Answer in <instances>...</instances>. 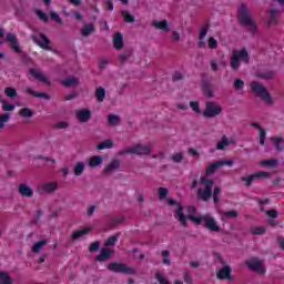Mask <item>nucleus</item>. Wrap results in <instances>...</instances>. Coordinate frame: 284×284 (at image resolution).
I'll return each instance as SVG.
<instances>
[{
  "instance_id": "33",
  "label": "nucleus",
  "mask_w": 284,
  "mask_h": 284,
  "mask_svg": "<svg viewBox=\"0 0 284 284\" xmlns=\"http://www.w3.org/2000/svg\"><path fill=\"white\" fill-rule=\"evenodd\" d=\"M262 168H276L278 165V160L276 159H270V160H264L261 162Z\"/></svg>"
},
{
  "instance_id": "31",
  "label": "nucleus",
  "mask_w": 284,
  "mask_h": 284,
  "mask_svg": "<svg viewBox=\"0 0 284 284\" xmlns=\"http://www.w3.org/2000/svg\"><path fill=\"white\" fill-rule=\"evenodd\" d=\"M119 236H121V233H116L112 236H110L106 242L104 243L105 247H112L116 244V242L119 241Z\"/></svg>"
},
{
  "instance_id": "46",
  "label": "nucleus",
  "mask_w": 284,
  "mask_h": 284,
  "mask_svg": "<svg viewBox=\"0 0 284 284\" xmlns=\"http://www.w3.org/2000/svg\"><path fill=\"white\" fill-rule=\"evenodd\" d=\"M273 141H274V145H275V149L277 150V152H283L284 148L283 145H281V143H283V138H273Z\"/></svg>"
},
{
  "instance_id": "28",
  "label": "nucleus",
  "mask_w": 284,
  "mask_h": 284,
  "mask_svg": "<svg viewBox=\"0 0 284 284\" xmlns=\"http://www.w3.org/2000/svg\"><path fill=\"white\" fill-rule=\"evenodd\" d=\"M95 98L98 103H103V101H105V89H103L102 87L98 88L95 90Z\"/></svg>"
},
{
  "instance_id": "17",
  "label": "nucleus",
  "mask_w": 284,
  "mask_h": 284,
  "mask_svg": "<svg viewBox=\"0 0 284 284\" xmlns=\"http://www.w3.org/2000/svg\"><path fill=\"white\" fill-rule=\"evenodd\" d=\"M29 72L31 77H34V79H38L42 83H48V85H50V80H48V75H45L43 72L37 71V69H30Z\"/></svg>"
},
{
  "instance_id": "3",
  "label": "nucleus",
  "mask_w": 284,
  "mask_h": 284,
  "mask_svg": "<svg viewBox=\"0 0 284 284\" xmlns=\"http://www.w3.org/2000/svg\"><path fill=\"white\" fill-rule=\"evenodd\" d=\"M237 20L240 26L246 28L250 34H258V26L256 21L252 19V13L247 9V4L242 3L237 10Z\"/></svg>"
},
{
  "instance_id": "13",
  "label": "nucleus",
  "mask_w": 284,
  "mask_h": 284,
  "mask_svg": "<svg viewBox=\"0 0 284 284\" xmlns=\"http://www.w3.org/2000/svg\"><path fill=\"white\" fill-rule=\"evenodd\" d=\"M112 253V250L108 247H102L100 254L95 257V261H99L100 263H105V261H110Z\"/></svg>"
},
{
  "instance_id": "36",
  "label": "nucleus",
  "mask_w": 284,
  "mask_h": 284,
  "mask_svg": "<svg viewBox=\"0 0 284 284\" xmlns=\"http://www.w3.org/2000/svg\"><path fill=\"white\" fill-rule=\"evenodd\" d=\"M4 94L6 97H8L9 99H14L16 97H18L17 93V89L12 88V87H7L4 89Z\"/></svg>"
},
{
  "instance_id": "50",
  "label": "nucleus",
  "mask_w": 284,
  "mask_h": 284,
  "mask_svg": "<svg viewBox=\"0 0 284 284\" xmlns=\"http://www.w3.org/2000/svg\"><path fill=\"white\" fill-rule=\"evenodd\" d=\"M265 136H267V131L263 128H260V144L265 145Z\"/></svg>"
},
{
  "instance_id": "27",
  "label": "nucleus",
  "mask_w": 284,
  "mask_h": 284,
  "mask_svg": "<svg viewBox=\"0 0 284 284\" xmlns=\"http://www.w3.org/2000/svg\"><path fill=\"white\" fill-rule=\"evenodd\" d=\"M19 115L23 119H32V116H34V111H32L30 108H23L20 109Z\"/></svg>"
},
{
  "instance_id": "38",
  "label": "nucleus",
  "mask_w": 284,
  "mask_h": 284,
  "mask_svg": "<svg viewBox=\"0 0 284 284\" xmlns=\"http://www.w3.org/2000/svg\"><path fill=\"white\" fill-rule=\"evenodd\" d=\"M42 192H54L57 190V184L54 182L42 184Z\"/></svg>"
},
{
  "instance_id": "15",
  "label": "nucleus",
  "mask_w": 284,
  "mask_h": 284,
  "mask_svg": "<svg viewBox=\"0 0 284 284\" xmlns=\"http://www.w3.org/2000/svg\"><path fill=\"white\" fill-rule=\"evenodd\" d=\"M18 192L21 196H26L27 199H32L34 196V190H32L28 184H20Z\"/></svg>"
},
{
  "instance_id": "42",
  "label": "nucleus",
  "mask_w": 284,
  "mask_h": 284,
  "mask_svg": "<svg viewBox=\"0 0 284 284\" xmlns=\"http://www.w3.org/2000/svg\"><path fill=\"white\" fill-rule=\"evenodd\" d=\"M227 145H230V142L227 141V136H223L221 142H219L216 144V150H225V148H227Z\"/></svg>"
},
{
  "instance_id": "8",
  "label": "nucleus",
  "mask_w": 284,
  "mask_h": 284,
  "mask_svg": "<svg viewBox=\"0 0 284 284\" xmlns=\"http://www.w3.org/2000/svg\"><path fill=\"white\" fill-rule=\"evenodd\" d=\"M108 270L110 272H114L115 274H132V275L136 274V270L132 267H128V265L121 262H111L108 265Z\"/></svg>"
},
{
  "instance_id": "29",
  "label": "nucleus",
  "mask_w": 284,
  "mask_h": 284,
  "mask_svg": "<svg viewBox=\"0 0 284 284\" xmlns=\"http://www.w3.org/2000/svg\"><path fill=\"white\" fill-rule=\"evenodd\" d=\"M45 245H48V240H42L40 242H37L33 247H32V252L34 254H39V252H41V250H43V247H45Z\"/></svg>"
},
{
  "instance_id": "59",
  "label": "nucleus",
  "mask_w": 284,
  "mask_h": 284,
  "mask_svg": "<svg viewBox=\"0 0 284 284\" xmlns=\"http://www.w3.org/2000/svg\"><path fill=\"white\" fill-rule=\"evenodd\" d=\"M183 278H184V283H186V284H192L193 283L192 275H190L189 271L184 272Z\"/></svg>"
},
{
  "instance_id": "40",
  "label": "nucleus",
  "mask_w": 284,
  "mask_h": 284,
  "mask_svg": "<svg viewBox=\"0 0 284 284\" xmlns=\"http://www.w3.org/2000/svg\"><path fill=\"white\" fill-rule=\"evenodd\" d=\"M89 232H90V229H83L80 231H75L72 234V239H73V241H77V239H81V236H85V234H88Z\"/></svg>"
},
{
  "instance_id": "52",
  "label": "nucleus",
  "mask_w": 284,
  "mask_h": 284,
  "mask_svg": "<svg viewBox=\"0 0 284 284\" xmlns=\"http://www.w3.org/2000/svg\"><path fill=\"white\" fill-rule=\"evenodd\" d=\"M130 57H132V50L124 51V53L120 55V63H125V60Z\"/></svg>"
},
{
  "instance_id": "32",
  "label": "nucleus",
  "mask_w": 284,
  "mask_h": 284,
  "mask_svg": "<svg viewBox=\"0 0 284 284\" xmlns=\"http://www.w3.org/2000/svg\"><path fill=\"white\" fill-rule=\"evenodd\" d=\"M101 163H103V158H101V155L92 156L89 160L90 168H97V166L101 165Z\"/></svg>"
},
{
  "instance_id": "19",
  "label": "nucleus",
  "mask_w": 284,
  "mask_h": 284,
  "mask_svg": "<svg viewBox=\"0 0 284 284\" xmlns=\"http://www.w3.org/2000/svg\"><path fill=\"white\" fill-rule=\"evenodd\" d=\"M24 90L27 94H31V97H34L36 99H44L45 101H50V94L48 93L37 92L30 87H27Z\"/></svg>"
},
{
  "instance_id": "7",
  "label": "nucleus",
  "mask_w": 284,
  "mask_h": 284,
  "mask_svg": "<svg viewBox=\"0 0 284 284\" xmlns=\"http://www.w3.org/2000/svg\"><path fill=\"white\" fill-rule=\"evenodd\" d=\"M152 153V148L150 145L135 144L131 148L123 149L120 154H136L138 156H145Z\"/></svg>"
},
{
  "instance_id": "49",
  "label": "nucleus",
  "mask_w": 284,
  "mask_h": 284,
  "mask_svg": "<svg viewBox=\"0 0 284 284\" xmlns=\"http://www.w3.org/2000/svg\"><path fill=\"white\" fill-rule=\"evenodd\" d=\"M233 88L235 90H243V88H245V82L241 79H235L233 83Z\"/></svg>"
},
{
  "instance_id": "39",
  "label": "nucleus",
  "mask_w": 284,
  "mask_h": 284,
  "mask_svg": "<svg viewBox=\"0 0 284 284\" xmlns=\"http://www.w3.org/2000/svg\"><path fill=\"white\" fill-rule=\"evenodd\" d=\"M219 168H222L221 161H217V162L211 164V165L206 169V173H207V174H214V172H216V170H219Z\"/></svg>"
},
{
  "instance_id": "64",
  "label": "nucleus",
  "mask_w": 284,
  "mask_h": 284,
  "mask_svg": "<svg viewBox=\"0 0 284 284\" xmlns=\"http://www.w3.org/2000/svg\"><path fill=\"white\" fill-rule=\"evenodd\" d=\"M95 211H97V206L94 205L90 206L89 210L87 211V216H92Z\"/></svg>"
},
{
  "instance_id": "1",
  "label": "nucleus",
  "mask_w": 284,
  "mask_h": 284,
  "mask_svg": "<svg viewBox=\"0 0 284 284\" xmlns=\"http://www.w3.org/2000/svg\"><path fill=\"white\" fill-rule=\"evenodd\" d=\"M169 205H176L175 210V219L181 223L182 227H187V219L190 221H193L195 225H204L206 230L210 232H221V226H219V223L212 215L206 214V215H200V216H194V215H189L185 216L183 213V205L181 203L174 201V199L169 197L168 200Z\"/></svg>"
},
{
  "instance_id": "20",
  "label": "nucleus",
  "mask_w": 284,
  "mask_h": 284,
  "mask_svg": "<svg viewBox=\"0 0 284 284\" xmlns=\"http://www.w3.org/2000/svg\"><path fill=\"white\" fill-rule=\"evenodd\" d=\"M123 34L121 32H115L113 37V47L115 50H123Z\"/></svg>"
},
{
  "instance_id": "58",
  "label": "nucleus",
  "mask_w": 284,
  "mask_h": 284,
  "mask_svg": "<svg viewBox=\"0 0 284 284\" xmlns=\"http://www.w3.org/2000/svg\"><path fill=\"white\" fill-rule=\"evenodd\" d=\"M190 106L192 108L193 112H196V114H201V108L199 106V102H190Z\"/></svg>"
},
{
  "instance_id": "63",
  "label": "nucleus",
  "mask_w": 284,
  "mask_h": 284,
  "mask_svg": "<svg viewBox=\"0 0 284 284\" xmlns=\"http://www.w3.org/2000/svg\"><path fill=\"white\" fill-rule=\"evenodd\" d=\"M222 168L223 165H229V168H232L234 165V161L232 160H223V161H220Z\"/></svg>"
},
{
  "instance_id": "14",
  "label": "nucleus",
  "mask_w": 284,
  "mask_h": 284,
  "mask_svg": "<svg viewBox=\"0 0 284 284\" xmlns=\"http://www.w3.org/2000/svg\"><path fill=\"white\" fill-rule=\"evenodd\" d=\"M75 116L81 121V123H88V121L92 119V111L82 109L75 113Z\"/></svg>"
},
{
  "instance_id": "45",
  "label": "nucleus",
  "mask_w": 284,
  "mask_h": 284,
  "mask_svg": "<svg viewBox=\"0 0 284 284\" xmlns=\"http://www.w3.org/2000/svg\"><path fill=\"white\" fill-rule=\"evenodd\" d=\"M209 30H210V24H205V26L200 30V34H199L200 41H203V40L205 39V37H207Z\"/></svg>"
},
{
  "instance_id": "51",
  "label": "nucleus",
  "mask_w": 284,
  "mask_h": 284,
  "mask_svg": "<svg viewBox=\"0 0 284 284\" xmlns=\"http://www.w3.org/2000/svg\"><path fill=\"white\" fill-rule=\"evenodd\" d=\"M158 192H159L160 201H163V199H165L168 196V194H169V191L165 187H159Z\"/></svg>"
},
{
  "instance_id": "35",
  "label": "nucleus",
  "mask_w": 284,
  "mask_h": 284,
  "mask_svg": "<svg viewBox=\"0 0 284 284\" xmlns=\"http://www.w3.org/2000/svg\"><path fill=\"white\" fill-rule=\"evenodd\" d=\"M0 284H12V277L6 272L0 273Z\"/></svg>"
},
{
  "instance_id": "11",
  "label": "nucleus",
  "mask_w": 284,
  "mask_h": 284,
  "mask_svg": "<svg viewBox=\"0 0 284 284\" xmlns=\"http://www.w3.org/2000/svg\"><path fill=\"white\" fill-rule=\"evenodd\" d=\"M216 278H219V281H234V277H232V267L226 265L220 268L216 273Z\"/></svg>"
},
{
  "instance_id": "54",
  "label": "nucleus",
  "mask_w": 284,
  "mask_h": 284,
  "mask_svg": "<svg viewBox=\"0 0 284 284\" xmlns=\"http://www.w3.org/2000/svg\"><path fill=\"white\" fill-rule=\"evenodd\" d=\"M171 159L173 163H181V161H183V153H175Z\"/></svg>"
},
{
  "instance_id": "41",
  "label": "nucleus",
  "mask_w": 284,
  "mask_h": 284,
  "mask_svg": "<svg viewBox=\"0 0 284 284\" xmlns=\"http://www.w3.org/2000/svg\"><path fill=\"white\" fill-rule=\"evenodd\" d=\"M8 121H10L9 113L0 114V130H3V128H6V123H8Z\"/></svg>"
},
{
  "instance_id": "18",
  "label": "nucleus",
  "mask_w": 284,
  "mask_h": 284,
  "mask_svg": "<svg viewBox=\"0 0 284 284\" xmlns=\"http://www.w3.org/2000/svg\"><path fill=\"white\" fill-rule=\"evenodd\" d=\"M121 166V162L119 160H113L108 166L103 170V173L108 175L112 174V172H116Z\"/></svg>"
},
{
  "instance_id": "12",
  "label": "nucleus",
  "mask_w": 284,
  "mask_h": 284,
  "mask_svg": "<svg viewBox=\"0 0 284 284\" xmlns=\"http://www.w3.org/2000/svg\"><path fill=\"white\" fill-rule=\"evenodd\" d=\"M255 179H270V172L258 171L247 178H242V181H245L246 187H250V185L254 183Z\"/></svg>"
},
{
  "instance_id": "2",
  "label": "nucleus",
  "mask_w": 284,
  "mask_h": 284,
  "mask_svg": "<svg viewBox=\"0 0 284 284\" xmlns=\"http://www.w3.org/2000/svg\"><path fill=\"white\" fill-rule=\"evenodd\" d=\"M200 183L204 189L197 190V199L206 203V201H210V199L213 196V202L215 205L221 203V197H219L221 195V186L214 187V181L207 179V176H201ZM212 187H214L213 193Z\"/></svg>"
},
{
  "instance_id": "43",
  "label": "nucleus",
  "mask_w": 284,
  "mask_h": 284,
  "mask_svg": "<svg viewBox=\"0 0 284 284\" xmlns=\"http://www.w3.org/2000/svg\"><path fill=\"white\" fill-rule=\"evenodd\" d=\"M36 14H37V17H39V19L41 21H44V23H48V21H50V17H48V13H45L39 9L36 10Z\"/></svg>"
},
{
  "instance_id": "21",
  "label": "nucleus",
  "mask_w": 284,
  "mask_h": 284,
  "mask_svg": "<svg viewBox=\"0 0 284 284\" xmlns=\"http://www.w3.org/2000/svg\"><path fill=\"white\" fill-rule=\"evenodd\" d=\"M153 28H156V30H163L164 32H170V24H168V20H153L152 22Z\"/></svg>"
},
{
  "instance_id": "60",
  "label": "nucleus",
  "mask_w": 284,
  "mask_h": 284,
  "mask_svg": "<svg viewBox=\"0 0 284 284\" xmlns=\"http://www.w3.org/2000/svg\"><path fill=\"white\" fill-rule=\"evenodd\" d=\"M109 63L110 62L108 61V59L102 58L101 61H100V65H99L100 70H105V68H108Z\"/></svg>"
},
{
  "instance_id": "34",
  "label": "nucleus",
  "mask_w": 284,
  "mask_h": 284,
  "mask_svg": "<svg viewBox=\"0 0 284 284\" xmlns=\"http://www.w3.org/2000/svg\"><path fill=\"white\" fill-rule=\"evenodd\" d=\"M92 32H94V24L92 23L85 24L82 29V37H90Z\"/></svg>"
},
{
  "instance_id": "57",
  "label": "nucleus",
  "mask_w": 284,
  "mask_h": 284,
  "mask_svg": "<svg viewBox=\"0 0 284 284\" xmlns=\"http://www.w3.org/2000/svg\"><path fill=\"white\" fill-rule=\"evenodd\" d=\"M101 247V242H94L90 245L89 252H97Z\"/></svg>"
},
{
  "instance_id": "56",
  "label": "nucleus",
  "mask_w": 284,
  "mask_h": 284,
  "mask_svg": "<svg viewBox=\"0 0 284 284\" xmlns=\"http://www.w3.org/2000/svg\"><path fill=\"white\" fill-rule=\"evenodd\" d=\"M50 17H51V19H54V21H57V23H63L61 16H59L57 12L51 11Z\"/></svg>"
},
{
  "instance_id": "30",
  "label": "nucleus",
  "mask_w": 284,
  "mask_h": 284,
  "mask_svg": "<svg viewBox=\"0 0 284 284\" xmlns=\"http://www.w3.org/2000/svg\"><path fill=\"white\" fill-rule=\"evenodd\" d=\"M112 148H114V142L112 140H105L97 146L98 150H112Z\"/></svg>"
},
{
  "instance_id": "44",
  "label": "nucleus",
  "mask_w": 284,
  "mask_h": 284,
  "mask_svg": "<svg viewBox=\"0 0 284 284\" xmlns=\"http://www.w3.org/2000/svg\"><path fill=\"white\" fill-rule=\"evenodd\" d=\"M265 227L264 226H256L254 229L251 230V233L254 235V236H261L263 234H265Z\"/></svg>"
},
{
  "instance_id": "4",
  "label": "nucleus",
  "mask_w": 284,
  "mask_h": 284,
  "mask_svg": "<svg viewBox=\"0 0 284 284\" xmlns=\"http://www.w3.org/2000/svg\"><path fill=\"white\" fill-rule=\"evenodd\" d=\"M241 61L243 63H250V53L245 48H243L240 51L233 50L230 65H231V69L234 70V72L239 71V68H241Z\"/></svg>"
},
{
  "instance_id": "37",
  "label": "nucleus",
  "mask_w": 284,
  "mask_h": 284,
  "mask_svg": "<svg viewBox=\"0 0 284 284\" xmlns=\"http://www.w3.org/2000/svg\"><path fill=\"white\" fill-rule=\"evenodd\" d=\"M0 103H2V110L3 112H12L14 111L16 105L8 103V101L1 99Z\"/></svg>"
},
{
  "instance_id": "24",
  "label": "nucleus",
  "mask_w": 284,
  "mask_h": 284,
  "mask_svg": "<svg viewBox=\"0 0 284 284\" xmlns=\"http://www.w3.org/2000/svg\"><path fill=\"white\" fill-rule=\"evenodd\" d=\"M274 74H275L274 71L266 70V71L257 72L256 77L257 79L272 80L274 79Z\"/></svg>"
},
{
  "instance_id": "16",
  "label": "nucleus",
  "mask_w": 284,
  "mask_h": 284,
  "mask_svg": "<svg viewBox=\"0 0 284 284\" xmlns=\"http://www.w3.org/2000/svg\"><path fill=\"white\" fill-rule=\"evenodd\" d=\"M7 41L11 43V48L14 50V52H21V47H19V40L17 39V36L13 33H7Z\"/></svg>"
},
{
  "instance_id": "22",
  "label": "nucleus",
  "mask_w": 284,
  "mask_h": 284,
  "mask_svg": "<svg viewBox=\"0 0 284 284\" xmlns=\"http://www.w3.org/2000/svg\"><path fill=\"white\" fill-rule=\"evenodd\" d=\"M278 24V9H271L268 17V26H277Z\"/></svg>"
},
{
  "instance_id": "25",
  "label": "nucleus",
  "mask_w": 284,
  "mask_h": 284,
  "mask_svg": "<svg viewBox=\"0 0 284 284\" xmlns=\"http://www.w3.org/2000/svg\"><path fill=\"white\" fill-rule=\"evenodd\" d=\"M108 123L112 128H114L116 125H121V118L116 114H109L108 115Z\"/></svg>"
},
{
  "instance_id": "10",
  "label": "nucleus",
  "mask_w": 284,
  "mask_h": 284,
  "mask_svg": "<svg viewBox=\"0 0 284 284\" xmlns=\"http://www.w3.org/2000/svg\"><path fill=\"white\" fill-rule=\"evenodd\" d=\"M31 39L42 50H51V48H50V39H48L47 34L39 33V36H31Z\"/></svg>"
},
{
  "instance_id": "53",
  "label": "nucleus",
  "mask_w": 284,
  "mask_h": 284,
  "mask_svg": "<svg viewBox=\"0 0 284 284\" xmlns=\"http://www.w3.org/2000/svg\"><path fill=\"white\" fill-rule=\"evenodd\" d=\"M209 48L211 50H216V48H219V41H216V39L214 38H209Z\"/></svg>"
},
{
  "instance_id": "47",
  "label": "nucleus",
  "mask_w": 284,
  "mask_h": 284,
  "mask_svg": "<svg viewBox=\"0 0 284 284\" xmlns=\"http://www.w3.org/2000/svg\"><path fill=\"white\" fill-rule=\"evenodd\" d=\"M222 214L226 219H236L239 216V211L236 210L224 211Z\"/></svg>"
},
{
  "instance_id": "23",
  "label": "nucleus",
  "mask_w": 284,
  "mask_h": 284,
  "mask_svg": "<svg viewBox=\"0 0 284 284\" xmlns=\"http://www.w3.org/2000/svg\"><path fill=\"white\" fill-rule=\"evenodd\" d=\"M78 84H79V78L77 77H69L62 80V85H64V88H74Z\"/></svg>"
},
{
  "instance_id": "61",
  "label": "nucleus",
  "mask_w": 284,
  "mask_h": 284,
  "mask_svg": "<svg viewBox=\"0 0 284 284\" xmlns=\"http://www.w3.org/2000/svg\"><path fill=\"white\" fill-rule=\"evenodd\" d=\"M172 81H183V73L175 72L172 77Z\"/></svg>"
},
{
  "instance_id": "26",
  "label": "nucleus",
  "mask_w": 284,
  "mask_h": 284,
  "mask_svg": "<svg viewBox=\"0 0 284 284\" xmlns=\"http://www.w3.org/2000/svg\"><path fill=\"white\" fill-rule=\"evenodd\" d=\"M85 172V163L83 162H77L74 168H73V174L75 176H81Z\"/></svg>"
},
{
  "instance_id": "62",
  "label": "nucleus",
  "mask_w": 284,
  "mask_h": 284,
  "mask_svg": "<svg viewBox=\"0 0 284 284\" xmlns=\"http://www.w3.org/2000/svg\"><path fill=\"white\" fill-rule=\"evenodd\" d=\"M54 128H58V130H65V128H68V122H58L54 124Z\"/></svg>"
},
{
  "instance_id": "55",
  "label": "nucleus",
  "mask_w": 284,
  "mask_h": 284,
  "mask_svg": "<svg viewBox=\"0 0 284 284\" xmlns=\"http://www.w3.org/2000/svg\"><path fill=\"white\" fill-rule=\"evenodd\" d=\"M266 216H270L271 219H278V211L277 210H268L265 211Z\"/></svg>"
},
{
  "instance_id": "48",
  "label": "nucleus",
  "mask_w": 284,
  "mask_h": 284,
  "mask_svg": "<svg viewBox=\"0 0 284 284\" xmlns=\"http://www.w3.org/2000/svg\"><path fill=\"white\" fill-rule=\"evenodd\" d=\"M122 17L126 23H134V16L130 14V12L122 11Z\"/></svg>"
},
{
  "instance_id": "5",
  "label": "nucleus",
  "mask_w": 284,
  "mask_h": 284,
  "mask_svg": "<svg viewBox=\"0 0 284 284\" xmlns=\"http://www.w3.org/2000/svg\"><path fill=\"white\" fill-rule=\"evenodd\" d=\"M251 89L266 103V105H274V100L272 99V95H270V92H267V89H265V85L260 82H252Z\"/></svg>"
},
{
  "instance_id": "9",
  "label": "nucleus",
  "mask_w": 284,
  "mask_h": 284,
  "mask_svg": "<svg viewBox=\"0 0 284 284\" xmlns=\"http://www.w3.org/2000/svg\"><path fill=\"white\" fill-rule=\"evenodd\" d=\"M245 265L251 270V272H257L258 274H265V264L258 257H253L247 260Z\"/></svg>"
},
{
  "instance_id": "6",
  "label": "nucleus",
  "mask_w": 284,
  "mask_h": 284,
  "mask_svg": "<svg viewBox=\"0 0 284 284\" xmlns=\"http://www.w3.org/2000/svg\"><path fill=\"white\" fill-rule=\"evenodd\" d=\"M223 112V106L219 104V102L214 101H207L205 103V109L203 111V116L205 119H215V116H219Z\"/></svg>"
}]
</instances>
